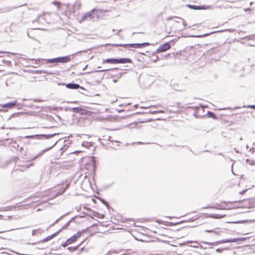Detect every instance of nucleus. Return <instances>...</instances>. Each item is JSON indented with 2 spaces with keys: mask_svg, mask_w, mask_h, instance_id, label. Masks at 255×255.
<instances>
[{
  "mask_svg": "<svg viewBox=\"0 0 255 255\" xmlns=\"http://www.w3.org/2000/svg\"><path fill=\"white\" fill-rule=\"evenodd\" d=\"M150 113L152 114H157V113H164V112L161 110H158V111L150 112Z\"/></svg>",
  "mask_w": 255,
  "mask_h": 255,
  "instance_id": "nucleus-17",
  "label": "nucleus"
},
{
  "mask_svg": "<svg viewBox=\"0 0 255 255\" xmlns=\"http://www.w3.org/2000/svg\"><path fill=\"white\" fill-rule=\"evenodd\" d=\"M39 29H44V28H42V27H41V28H39Z\"/></svg>",
  "mask_w": 255,
  "mask_h": 255,
  "instance_id": "nucleus-25",
  "label": "nucleus"
},
{
  "mask_svg": "<svg viewBox=\"0 0 255 255\" xmlns=\"http://www.w3.org/2000/svg\"><path fill=\"white\" fill-rule=\"evenodd\" d=\"M251 108L255 109V105L250 106Z\"/></svg>",
  "mask_w": 255,
  "mask_h": 255,
  "instance_id": "nucleus-21",
  "label": "nucleus"
},
{
  "mask_svg": "<svg viewBox=\"0 0 255 255\" xmlns=\"http://www.w3.org/2000/svg\"><path fill=\"white\" fill-rule=\"evenodd\" d=\"M80 152V151H75V152Z\"/></svg>",
  "mask_w": 255,
  "mask_h": 255,
  "instance_id": "nucleus-24",
  "label": "nucleus"
},
{
  "mask_svg": "<svg viewBox=\"0 0 255 255\" xmlns=\"http://www.w3.org/2000/svg\"><path fill=\"white\" fill-rule=\"evenodd\" d=\"M92 201L95 202V200L94 199H92Z\"/></svg>",
  "mask_w": 255,
  "mask_h": 255,
  "instance_id": "nucleus-23",
  "label": "nucleus"
},
{
  "mask_svg": "<svg viewBox=\"0 0 255 255\" xmlns=\"http://www.w3.org/2000/svg\"><path fill=\"white\" fill-rule=\"evenodd\" d=\"M139 231H145V229L143 227H140L138 229Z\"/></svg>",
  "mask_w": 255,
  "mask_h": 255,
  "instance_id": "nucleus-19",
  "label": "nucleus"
},
{
  "mask_svg": "<svg viewBox=\"0 0 255 255\" xmlns=\"http://www.w3.org/2000/svg\"><path fill=\"white\" fill-rule=\"evenodd\" d=\"M226 215L222 213L210 214L208 215V217L214 219H221L225 217Z\"/></svg>",
  "mask_w": 255,
  "mask_h": 255,
  "instance_id": "nucleus-12",
  "label": "nucleus"
},
{
  "mask_svg": "<svg viewBox=\"0 0 255 255\" xmlns=\"http://www.w3.org/2000/svg\"><path fill=\"white\" fill-rule=\"evenodd\" d=\"M78 246L74 247H69V248H68V249L70 251L73 252V251L77 250L78 249Z\"/></svg>",
  "mask_w": 255,
  "mask_h": 255,
  "instance_id": "nucleus-16",
  "label": "nucleus"
},
{
  "mask_svg": "<svg viewBox=\"0 0 255 255\" xmlns=\"http://www.w3.org/2000/svg\"><path fill=\"white\" fill-rule=\"evenodd\" d=\"M248 158L246 159L247 163L250 165H255V142L253 146L250 149L248 155Z\"/></svg>",
  "mask_w": 255,
  "mask_h": 255,
  "instance_id": "nucleus-4",
  "label": "nucleus"
},
{
  "mask_svg": "<svg viewBox=\"0 0 255 255\" xmlns=\"http://www.w3.org/2000/svg\"><path fill=\"white\" fill-rule=\"evenodd\" d=\"M69 223H67L66 224H65L64 226H63L60 229H59L58 231L54 233V234L47 237L46 238H44L42 240V242H46L52 239L53 238L57 236L63 230L67 228V226H69Z\"/></svg>",
  "mask_w": 255,
  "mask_h": 255,
  "instance_id": "nucleus-8",
  "label": "nucleus"
},
{
  "mask_svg": "<svg viewBox=\"0 0 255 255\" xmlns=\"http://www.w3.org/2000/svg\"><path fill=\"white\" fill-rule=\"evenodd\" d=\"M205 231L207 232H209V233H213L217 235H220L221 233V231H212V230H206Z\"/></svg>",
  "mask_w": 255,
  "mask_h": 255,
  "instance_id": "nucleus-15",
  "label": "nucleus"
},
{
  "mask_svg": "<svg viewBox=\"0 0 255 255\" xmlns=\"http://www.w3.org/2000/svg\"><path fill=\"white\" fill-rule=\"evenodd\" d=\"M209 115H210V117H212V118H216L215 115L213 113H212V112L209 113Z\"/></svg>",
  "mask_w": 255,
  "mask_h": 255,
  "instance_id": "nucleus-18",
  "label": "nucleus"
},
{
  "mask_svg": "<svg viewBox=\"0 0 255 255\" xmlns=\"http://www.w3.org/2000/svg\"><path fill=\"white\" fill-rule=\"evenodd\" d=\"M3 232V231H0V233H2Z\"/></svg>",
  "mask_w": 255,
  "mask_h": 255,
  "instance_id": "nucleus-26",
  "label": "nucleus"
},
{
  "mask_svg": "<svg viewBox=\"0 0 255 255\" xmlns=\"http://www.w3.org/2000/svg\"><path fill=\"white\" fill-rule=\"evenodd\" d=\"M236 202H222L220 205H218L215 208L221 210H229L235 208L234 204Z\"/></svg>",
  "mask_w": 255,
  "mask_h": 255,
  "instance_id": "nucleus-6",
  "label": "nucleus"
},
{
  "mask_svg": "<svg viewBox=\"0 0 255 255\" xmlns=\"http://www.w3.org/2000/svg\"><path fill=\"white\" fill-rule=\"evenodd\" d=\"M81 235L82 234L80 232H77L71 238L67 240L62 245V246L64 247H66L69 245L76 242L78 239L80 238Z\"/></svg>",
  "mask_w": 255,
  "mask_h": 255,
  "instance_id": "nucleus-7",
  "label": "nucleus"
},
{
  "mask_svg": "<svg viewBox=\"0 0 255 255\" xmlns=\"http://www.w3.org/2000/svg\"><path fill=\"white\" fill-rule=\"evenodd\" d=\"M48 16V14L45 13L43 14L38 16L37 18V21L39 23H42L44 25L47 24L48 23V22L47 20V18Z\"/></svg>",
  "mask_w": 255,
  "mask_h": 255,
  "instance_id": "nucleus-11",
  "label": "nucleus"
},
{
  "mask_svg": "<svg viewBox=\"0 0 255 255\" xmlns=\"http://www.w3.org/2000/svg\"><path fill=\"white\" fill-rule=\"evenodd\" d=\"M66 87L70 89H77L80 87V86L77 84L69 83L65 85Z\"/></svg>",
  "mask_w": 255,
  "mask_h": 255,
  "instance_id": "nucleus-14",
  "label": "nucleus"
},
{
  "mask_svg": "<svg viewBox=\"0 0 255 255\" xmlns=\"http://www.w3.org/2000/svg\"><path fill=\"white\" fill-rule=\"evenodd\" d=\"M131 60L128 58H111L106 59L103 60L104 63H110L112 64H119V63H130Z\"/></svg>",
  "mask_w": 255,
  "mask_h": 255,
  "instance_id": "nucleus-3",
  "label": "nucleus"
},
{
  "mask_svg": "<svg viewBox=\"0 0 255 255\" xmlns=\"http://www.w3.org/2000/svg\"><path fill=\"white\" fill-rule=\"evenodd\" d=\"M157 106H154V107H157Z\"/></svg>",
  "mask_w": 255,
  "mask_h": 255,
  "instance_id": "nucleus-27",
  "label": "nucleus"
},
{
  "mask_svg": "<svg viewBox=\"0 0 255 255\" xmlns=\"http://www.w3.org/2000/svg\"><path fill=\"white\" fill-rule=\"evenodd\" d=\"M186 23L185 21L181 18H177V20H174L172 24V27L175 30L180 31L186 27Z\"/></svg>",
  "mask_w": 255,
  "mask_h": 255,
  "instance_id": "nucleus-2",
  "label": "nucleus"
},
{
  "mask_svg": "<svg viewBox=\"0 0 255 255\" xmlns=\"http://www.w3.org/2000/svg\"><path fill=\"white\" fill-rule=\"evenodd\" d=\"M71 61L70 56H66L64 57H59L55 58L50 59L47 60L49 63H67Z\"/></svg>",
  "mask_w": 255,
  "mask_h": 255,
  "instance_id": "nucleus-5",
  "label": "nucleus"
},
{
  "mask_svg": "<svg viewBox=\"0 0 255 255\" xmlns=\"http://www.w3.org/2000/svg\"><path fill=\"white\" fill-rule=\"evenodd\" d=\"M16 103H17L16 101H15L13 102H10V103H6L5 104H2L1 106V107L3 108L12 109L16 105Z\"/></svg>",
  "mask_w": 255,
  "mask_h": 255,
  "instance_id": "nucleus-13",
  "label": "nucleus"
},
{
  "mask_svg": "<svg viewBox=\"0 0 255 255\" xmlns=\"http://www.w3.org/2000/svg\"><path fill=\"white\" fill-rule=\"evenodd\" d=\"M148 45V43H141V44L134 43V44H114L113 45L116 47H118V46L124 47H130L137 48H140L142 46Z\"/></svg>",
  "mask_w": 255,
  "mask_h": 255,
  "instance_id": "nucleus-9",
  "label": "nucleus"
},
{
  "mask_svg": "<svg viewBox=\"0 0 255 255\" xmlns=\"http://www.w3.org/2000/svg\"><path fill=\"white\" fill-rule=\"evenodd\" d=\"M197 219H198V217L197 216H196L195 217V218L193 220H197Z\"/></svg>",
  "mask_w": 255,
  "mask_h": 255,
  "instance_id": "nucleus-22",
  "label": "nucleus"
},
{
  "mask_svg": "<svg viewBox=\"0 0 255 255\" xmlns=\"http://www.w3.org/2000/svg\"><path fill=\"white\" fill-rule=\"evenodd\" d=\"M67 187L68 185L63 183L58 184L49 190V194L52 198H55L62 194L66 191Z\"/></svg>",
  "mask_w": 255,
  "mask_h": 255,
  "instance_id": "nucleus-1",
  "label": "nucleus"
},
{
  "mask_svg": "<svg viewBox=\"0 0 255 255\" xmlns=\"http://www.w3.org/2000/svg\"><path fill=\"white\" fill-rule=\"evenodd\" d=\"M246 191V190H244V191H242V192H240V194H244Z\"/></svg>",
  "mask_w": 255,
  "mask_h": 255,
  "instance_id": "nucleus-20",
  "label": "nucleus"
},
{
  "mask_svg": "<svg viewBox=\"0 0 255 255\" xmlns=\"http://www.w3.org/2000/svg\"><path fill=\"white\" fill-rule=\"evenodd\" d=\"M171 47L170 44L169 42H166L162 45H160L158 48L156 49V53H160L165 52Z\"/></svg>",
  "mask_w": 255,
  "mask_h": 255,
  "instance_id": "nucleus-10",
  "label": "nucleus"
}]
</instances>
